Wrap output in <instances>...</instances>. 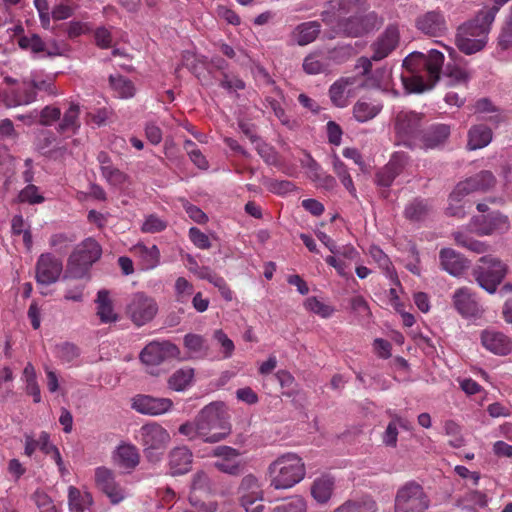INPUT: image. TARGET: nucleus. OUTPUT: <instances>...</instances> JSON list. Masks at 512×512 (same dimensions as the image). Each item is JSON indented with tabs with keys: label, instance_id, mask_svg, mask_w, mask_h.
<instances>
[{
	"label": "nucleus",
	"instance_id": "f03ea898",
	"mask_svg": "<svg viewBox=\"0 0 512 512\" xmlns=\"http://www.w3.org/2000/svg\"><path fill=\"white\" fill-rule=\"evenodd\" d=\"M200 439L206 443H218L231 433L230 417L222 402L206 405L196 415Z\"/></svg>",
	"mask_w": 512,
	"mask_h": 512
},
{
	"label": "nucleus",
	"instance_id": "13d9d810",
	"mask_svg": "<svg viewBox=\"0 0 512 512\" xmlns=\"http://www.w3.org/2000/svg\"><path fill=\"white\" fill-rule=\"evenodd\" d=\"M57 357L63 362H72L80 355V349L73 343L64 342L55 346Z\"/></svg>",
	"mask_w": 512,
	"mask_h": 512
},
{
	"label": "nucleus",
	"instance_id": "f8f14e48",
	"mask_svg": "<svg viewBox=\"0 0 512 512\" xmlns=\"http://www.w3.org/2000/svg\"><path fill=\"white\" fill-rule=\"evenodd\" d=\"M496 184V178L491 171L482 170L479 173L460 181L450 194L452 201H461L465 196L474 192H486Z\"/></svg>",
	"mask_w": 512,
	"mask_h": 512
},
{
	"label": "nucleus",
	"instance_id": "2f4dec72",
	"mask_svg": "<svg viewBox=\"0 0 512 512\" xmlns=\"http://www.w3.org/2000/svg\"><path fill=\"white\" fill-rule=\"evenodd\" d=\"M320 31L321 25L318 21H308L297 25L291 37L298 45L305 46L315 41Z\"/></svg>",
	"mask_w": 512,
	"mask_h": 512
},
{
	"label": "nucleus",
	"instance_id": "680f3d73",
	"mask_svg": "<svg viewBox=\"0 0 512 512\" xmlns=\"http://www.w3.org/2000/svg\"><path fill=\"white\" fill-rule=\"evenodd\" d=\"M256 150L265 163L274 166L278 165V153L271 145L260 141L256 144Z\"/></svg>",
	"mask_w": 512,
	"mask_h": 512
},
{
	"label": "nucleus",
	"instance_id": "bf43d9fd",
	"mask_svg": "<svg viewBox=\"0 0 512 512\" xmlns=\"http://www.w3.org/2000/svg\"><path fill=\"white\" fill-rule=\"evenodd\" d=\"M305 308L322 318H328L334 313V308L319 301L316 297H309L304 302Z\"/></svg>",
	"mask_w": 512,
	"mask_h": 512
},
{
	"label": "nucleus",
	"instance_id": "0e129e2a",
	"mask_svg": "<svg viewBox=\"0 0 512 512\" xmlns=\"http://www.w3.org/2000/svg\"><path fill=\"white\" fill-rule=\"evenodd\" d=\"M19 201L29 204H39L44 201V197L39 194L38 187L33 184H28L19 193Z\"/></svg>",
	"mask_w": 512,
	"mask_h": 512
},
{
	"label": "nucleus",
	"instance_id": "f257e3e1",
	"mask_svg": "<svg viewBox=\"0 0 512 512\" xmlns=\"http://www.w3.org/2000/svg\"><path fill=\"white\" fill-rule=\"evenodd\" d=\"M444 55L431 49L427 54L414 51L403 60L401 81L406 94L423 93L432 89L440 79Z\"/></svg>",
	"mask_w": 512,
	"mask_h": 512
},
{
	"label": "nucleus",
	"instance_id": "09e8293b",
	"mask_svg": "<svg viewBox=\"0 0 512 512\" xmlns=\"http://www.w3.org/2000/svg\"><path fill=\"white\" fill-rule=\"evenodd\" d=\"M263 185L276 195L284 196L297 189L296 185L288 180H277L271 178H264Z\"/></svg>",
	"mask_w": 512,
	"mask_h": 512
},
{
	"label": "nucleus",
	"instance_id": "8fccbe9b",
	"mask_svg": "<svg viewBox=\"0 0 512 512\" xmlns=\"http://www.w3.org/2000/svg\"><path fill=\"white\" fill-rule=\"evenodd\" d=\"M444 76L447 78V85L466 84L470 79V73L458 66L447 65Z\"/></svg>",
	"mask_w": 512,
	"mask_h": 512
},
{
	"label": "nucleus",
	"instance_id": "9d476101",
	"mask_svg": "<svg viewBox=\"0 0 512 512\" xmlns=\"http://www.w3.org/2000/svg\"><path fill=\"white\" fill-rule=\"evenodd\" d=\"M141 444L148 460L158 461L160 454L170 442V434L158 423H148L140 428Z\"/></svg>",
	"mask_w": 512,
	"mask_h": 512
},
{
	"label": "nucleus",
	"instance_id": "338daca9",
	"mask_svg": "<svg viewBox=\"0 0 512 512\" xmlns=\"http://www.w3.org/2000/svg\"><path fill=\"white\" fill-rule=\"evenodd\" d=\"M75 240L64 233L53 234L49 239V245L55 249L57 253H65L69 245Z\"/></svg>",
	"mask_w": 512,
	"mask_h": 512
},
{
	"label": "nucleus",
	"instance_id": "0eeeda50",
	"mask_svg": "<svg viewBox=\"0 0 512 512\" xmlns=\"http://www.w3.org/2000/svg\"><path fill=\"white\" fill-rule=\"evenodd\" d=\"M479 263L473 269V276L481 288L492 294L505 278L508 267L492 255L482 256Z\"/></svg>",
	"mask_w": 512,
	"mask_h": 512
},
{
	"label": "nucleus",
	"instance_id": "c9c22d12",
	"mask_svg": "<svg viewBox=\"0 0 512 512\" xmlns=\"http://www.w3.org/2000/svg\"><path fill=\"white\" fill-rule=\"evenodd\" d=\"M95 303L97 306L96 314L102 323H113L118 320V315L114 312L108 290H99Z\"/></svg>",
	"mask_w": 512,
	"mask_h": 512
},
{
	"label": "nucleus",
	"instance_id": "a211bd4d",
	"mask_svg": "<svg viewBox=\"0 0 512 512\" xmlns=\"http://www.w3.org/2000/svg\"><path fill=\"white\" fill-rule=\"evenodd\" d=\"M416 29L430 37H442L448 32L446 18L442 11L431 10L418 15L415 19Z\"/></svg>",
	"mask_w": 512,
	"mask_h": 512
},
{
	"label": "nucleus",
	"instance_id": "a878e982",
	"mask_svg": "<svg viewBox=\"0 0 512 512\" xmlns=\"http://www.w3.org/2000/svg\"><path fill=\"white\" fill-rule=\"evenodd\" d=\"M407 160L404 153H394L389 162L377 172L376 184L386 188L390 187L395 178L404 170Z\"/></svg>",
	"mask_w": 512,
	"mask_h": 512
},
{
	"label": "nucleus",
	"instance_id": "e2e57ef3",
	"mask_svg": "<svg viewBox=\"0 0 512 512\" xmlns=\"http://www.w3.org/2000/svg\"><path fill=\"white\" fill-rule=\"evenodd\" d=\"M69 2L70 0H63L53 6L51 10V17L53 20H65L74 14V7Z\"/></svg>",
	"mask_w": 512,
	"mask_h": 512
},
{
	"label": "nucleus",
	"instance_id": "58836bf2",
	"mask_svg": "<svg viewBox=\"0 0 512 512\" xmlns=\"http://www.w3.org/2000/svg\"><path fill=\"white\" fill-rule=\"evenodd\" d=\"M133 253L142 261L143 269H153L160 261V251L156 245L147 247L142 243H138L132 249Z\"/></svg>",
	"mask_w": 512,
	"mask_h": 512
},
{
	"label": "nucleus",
	"instance_id": "bb28decb",
	"mask_svg": "<svg viewBox=\"0 0 512 512\" xmlns=\"http://www.w3.org/2000/svg\"><path fill=\"white\" fill-rule=\"evenodd\" d=\"M439 261L441 268L452 276L461 275L469 266L468 260L451 248L440 250Z\"/></svg>",
	"mask_w": 512,
	"mask_h": 512
},
{
	"label": "nucleus",
	"instance_id": "de8ad7c7",
	"mask_svg": "<svg viewBox=\"0 0 512 512\" xmlns=\"http://www.w3.org/2000/svg\"><path fill=\"white\" fill-rule=\"evenodd\" d=\"M112 88L118 93L121 98H131L135 94V87L129 79L117 75L109 77Z\"/></svg>",
	"mask_w": 512,
	"mask_h": 512
},
{
	"label": "nucleus",
	"instance_id": "7c9ffc66",
	"mask_svg": "<svg viewBox=\"0 0 512 512\" xmlns=\"http://www.w3.org/2000/svg\"><path fill=\"white\" fill-rule=\"evenodd\" d=\"M192 453L187 447H176L169 453V467L172 475H181L190 471Z\"/></svg>",
	"mask_w": 512,
	"mask_h": 512
},
{
	"label": "nucleus",
	"instance_id": "4be33fe9",
	"mask_svg": "<svg viewBox=\"0 0 512 512\" xmlns=\"http://www.w3.org/2000/svg\"><path fill=\"white\" fill-rule=\"evenodd\" d=\"M95 481L112 504H118L125 498L124 489L115 481L114 473L110 469L98 467L95 471Z\"/></svg>",
	"mask_w": 512,
	"mask_h": 512
},
{
	"label": "nucleus",
	"instance_id": "ddd939ff",
	"mask_svg": "<svg viewBox=\"0 0 512 512\" xmlns=\"http://www.w3.org/2000/svg\"><path fill=\"white\" fill-rule=\"evenodd\" d=\"M422 115L414 111H400L395 118V131L408 147H414L421 132Z\"/></svg>",
	"mask_w": 512,
	"mask_h": 512
},
{
	"label": "nucleus",
	"instance_id": "7ed1b4c3",
	"mask_svg": "<svg viewBox=\"0 0 512 512\" xmlns=\"http://www.w3.org/2000/svg\"><path fill=\"white\" fill-rule=\"evenodd\" d=\"M267 473L270 486L275 490H284L292 488L302 481L306 474V468L300 456L295 453H286L269 464Z\"/></svg>",
	"mask_w": 512,
	"mask_h": 512
},
{
	"label": "nucleus",
	"instance_id": "6e6552de",
	"mask_svg": "<svg viewBox=\"0 0 512 512\" xmlns=\"http://www.w3.org/2000/svg\"><path fill=\"white\" fill-rule=\"evenodd\" d=\"M383 24V19L375 12H369L367 14L351 15L346 18L337 20L335 29L338 34L346 37H363L372 31L379 29Z\"/></svg>",
	"mask_w": 512,
	"mask_h": 512
},
{
	"label": "nucleus",
	"instance_id": "473e14b6",
	"mask_svg": "<svg viewBox=\"0 0 512 512\" xmlns=\"http://www.w3.org/2000/svg\"><path fill=\"white\" fill-rule=\"evenodd\" d=\"M356 83L355 77H343L334 82L329 88V97L332 103L340 108L348 104V87Z\"/></svg>",
	"mask_w": 512,
	"mask_h": 512
},
{
	"label": "nucleus",
	"instance_id": "4468645a",
	"mask_svg": "<svg viewBox=\"0 0 512 512\" xmlns=\"http://www.w3.org/2000/svg\"><path fill=\"white\" fill-rule=\"evenodd\" d=\"M179 355V348L170 341H152L142 349L139 358L147 366H158Z\"/></svg>",
	"mask_w": 512,
	"mask_h": 512
},
{
	"label": "nucleus",
	"instance_id": "20e7f679",
	"mask_svg": "<svg viewBox=\"0 0 512 512\" xmlns=\"http://www.w3.org/2000/svg\"><path fill=\"white\" fill-rule=\"evenodd\" d=\"M486 15L479 11L476 16L457 28L455 43L457 48L466 55L481 51L487 44L492 23Z\"/></svg>",
	"mask_w": 512,
	"mask_h": 512
},
{
	"label": "nucleus",
	"instance_id": "e433bc0d",
	"mask_svg": "<svg viewBox=\"0 0 512 512\" xmlns=\"http://www.w3.org/2000/svg\"><path fill=\"white\" fill-rule=\"evenodd\" d=\"M335 480L329 475L317 477L311 485L312 497L321 504L329 501L334 490Z\"/></svg>",
	"mask_w": 512,
	"mask_h": 512
},
{
	"label": "nucleus",
	"instance_id": "b1692460",
	"mask_svg": "<svg viewBox=\"0 0 512 512\" xmlns=\"http://www.w3.org/2000/svg\"><path fill=\"white\" fill-rule=\"evenodd\" d=\"M453 307L463 317H477L482 309L475 294L467 287L458 288L452 296Z\"/></svg>",
	"mask_w": 512,
	"mask_h": 512
},
{
	"label": "nucleus",
	"instance_id": "4c0bfd02",
	"mask_svg": "<svg viewBox=\"0 0 512 512\" xmlns=\"http://www.w3.org/2000/svg\"><path fill=\"white\" fill-rule=\"evenodd\" d=\"M492 130L484 125L478 124L472 126L468 131L467 148L477 150L486 147L492 141Z\"/></svg>",
	"mask_w": 512,
	"mask_h": 512
},
{
	"label": "nucleus",
	"instance_id": "f3484780",
	"mask_svg": "<svg viewBox=\"0 0 512 512\" xmlns=\"http://www.w3.org/2000/svg\"><path fill=\"white\" fill-rule=\"evenodd\" d=\"M36 281L39 284L50 285L58 281L63 271V263L52 253H42L36 262Z\"/></svg>",
	"mask_w": 512,
	"mask_h": 512
},
{
	"label": "nucleus",
	"instance_id": "5701e85b",
	"mask_svg": "<svg viewBox=\"0 0 512 512\" xmlns=\"http://www.w3.org/2000/svg\"><path fill=\"white\" fill-rule=\"evenodd\" d=\"M173 406L169 398H156L150 395H136L132 399V408L138 413L158 416L168 412Z\"/></svg>",
	"mask_w": 512,
	"mask_h": 512
},
{
	"label": "nucleus",
	"instance_id": "72a5a7b5",
	"mask_svg": "<svg viewBox=\"0 0 512 512\" xmlns=\"http://www.w3.org/2000/svg\"><path fill=\"white\" fill-rule=\"evenodd\" d=\"M331 65L330 57L322 52L315 51L307 55L303 61V70L309 75H316L329 71Z\"/></svg>",
	"mask_w": 512,
	"mask_h": 512
},
{
	"label": "nucleus",
	"instance_id": "49530a36",
	"mask_svg": "<svg viewBox=\"0 0 512 512\" xmlns=\"http://www.w3.org/2000/svg\"><path fill=\"white\" fill-rule=\"evenodd\" d=\"M270 512H307V504L303 497L296 495L282 501Z\"/></svg>",
	"mask_w": 512,
	"mask_h": 512
},
{
	"label": "nucleus",
	"instance_id": "39448f33",
	"mask_svg": "<svg viewBox=\"0 0 512 512\" xmlns=\"http://www.w3.org/2000/svg\"><path fill=\"white\" fill-rule=\"evenodd\" d=\"M102 249L93 238H87L76 246L67 261L65 278L82 279L89 275L91 266L100 259Z\"/></svg>",
	"mask_w": 512,
	"mask_h": 512
},
{
	"label": "nucleus",
	"instance_id": "1a4fd4ad",
	"mask_svg": "<svg viewBox=\"0 0 512 512\" xmlns=\"http://www.w3.org/2000/svg\"><path fill=\"white\" fill-rule=\"evenodd\" d=\"M237 497L245 512H264L263 484L254 474H247L240 480L237 487Z\"/></svg>",
	"mask_w": 512,
	"mask_h": 512
},
{
	"label": "nucleus",
	"instance_id": "79ce46f5",
	"mask_svg": "<svg viewBox=\"0 0 512 512\" xmlns=\"http://www.w3.org/2000/svg\"><path fill=\"white\" fill-rule=\"evenodd\" d=\"M430 212L428 201L416 198L405 207L404 215L408 220L418 222L426 219Z\"/></svg>",
	"mask_w": 512,
	"mask_h": 512
},
{
	"label": "nucleus",
	"instance_id": "9b49d317",
	"mask_svg": "<svg viewBox=\"0 0 512 512\" xmlns=\"http://www.w3.org/2000/svg\"><path fill=\"white\" fill-rule=\"evenodd\" d=\"M158 312L156 301L143 292L134 293L126 306V314L138 327L152 321Z\"/></svg>",
	"mask_w": 512,
	"mask_h": 512
},
{
	"label": "nucleus",
	"instance_id": "423d86ee",
	"mask_svg": "<svg viewBox=\"0 0 512 512\" xmlns=\"http://www.w3.org/2000/svg\"><path fill=\"white\" fill-rule=\"evenodd\" d=\"M429 507V496L416 481H408L398 488L394 499L395 512H428Z\"/></svg>",
	"mask_w": 512,
	"mask_h": 512
},
{
	"label": "nucleus",
	"instance_id": "603ef678",
	"mask_svg": "<svg viewBox=\"0 0 512 512\" xmlns=\"http://www.w3.org/2000/svg\"><path fill=\"white\" fill-rule=\"evenodd\" d=\"M333 168L336 175L341 180L344 187L350 192L352 196H356V189L354 187L352 178L348 172L346 165L337 157H334Z\"/></svg>",
	"mask_w": 512,
	"mask_h": 512
},
{
	"label": "nucleus",
	"instance_id": "a18cd8bd",
	"mask_svg": "<svg viewBox=\"0 0 512 512\" xmlns=\"http://www.w3.org/2000/svg\"><path fill=\"white\" fill-rule=\"evenodd\" d=\"M452 236L457 245L462 246L472 252L482 254L488 251L489 246L486 243L473 239L465 233L454 232Z\"/></svg>",
	"mask_w": 512,
	"mask_h": 512
},
{
	"label": "nucleus",
	"instance_id": "774afa93",
	"mask_svg": "<svg viewBox=\"0 0 512 512\" xmlns=\"http://www.w3.org/2000/svg\"><path fill=\"white\" fill-rule=\"evenodd\" d=\"M498 44L502 49H508L512 47V6L510 14L498 37Z\"/></svg>",
	"mask_w": 512,
	"mask_h": 512
},
{
	"label": "nucleus",
	"instance_id": "c03bdc74",
	"mask_svg": "<svg viewBox=\"0 0 512 512\" xmlns=\"http://www.w3.org/2000/svg\"><path fill=\"white\" fill-rule=\"evenodd\" d=\"M474 505L484 507L487 505V496L483 492L470 490L455 501V506L463 510L471 509Z\"/></svg>",
	"mask_w": 512,
	"mask_h": 512
},
{
	"label": "nucleus",
	"instance_id": "3c124183",
	"mask_svg": "<svg viewBox=\"0 0 512 512\" xmlns=\"http://www.w3.org/2000/svg\"><path fill=\"white\" fill-rule=\"evenodd\" d=\"M100 171L103 178H105L110 185L115 187L122 186L128 180V176L112 164L100 167Z\"/></svg>",
	"mask_w": 512,
	"mask_h": 512
},
{
	"label": "nucleus",
	"instance_id": "864d4df0",
	"mask_svg": "<svg viewBox=\"0 0 512 512\" xmlns=\"http://www.w3.org/2000/svg\"><path fill=\"white\" fill-rule=\"evenodd\" d=\"M184 346L194 355L202 356L208 352L205 340L198 334H187L184 337Z\"/></svg>",
	"mask_w": 512,
	"mask_h": 512
},
{
	"label": "nucleus",
	"instance_id": "4d7b16f0",
	"mask_svg": "<svg viewBox=\"0 0 512 512\" xmlns=\"http://www.w3.org/2000/svg\"><path fill=\"white\" fill-rule=\"evenodd\" d=\"M266 107L270 108L274 115L279 119V121L289 129H295L298 126V123L295 120H291L285 113V110L282 108L280 103L273 98H266Z\"/></svg>",
	"mask_w": 512,
	"mask_h": 512
},
{
	"label": "nucleus",
	"instance_id": "6e6d98bb",
	"mask_svg": "<svg viewBox=\"0 0 512 512\" xmlns=\"http://www.w3.org/2000/svg\"><path fill=\"white\" fill-rule=\"evenodd\" d=\"M444 431L447 436H450L449 445L454 448L464 446L465 440L461 434V427L453 420H447L444 423Z\"/></svg>",
	"mask_w": 512,
	"mask_h": 512
},
{
	"label": "nucleus",
	"instance_id": "a19ab883",
	"mask_svg": "<svg viewBox=\"0 0 512 512\" xmlns=\"http://www.w3.org/2000/svg\"><path fill=\"white\" fill-rule=\"evenodd\" d=\"M93 503L92 495L89 492L81 493L74 486L68 488V505L71 512H84L86 507Z\"/></svg>",
	"mask_w": 512,
	"mask_h": 512
},
{
	"label": "nucleus",
	"instance_id": "69168bd1",
	"mask_svg": "<svg viewBox=\"0 0 512 512\" xmlns=\"http://www.w3.org/2000/svg\"><path fill=\"white\" fill-rule=\"evenodd\" d=\"M213 337L222 348L223 358H230L235 349L233 341L221 329L214 331Z\"/></svg>",
	"mask_w": 512,
	"mask_h": 512
},
{
	"label": "nucleus",
	"instance_id": "393cba45",
	"mask_svg": "<svg viewBox=\"0 0 512 512\" xmlns=\"http://www.w3.org/2000/svg\"><path fill=\"white\" fill-rule=\"evenodd\" d=\"M450 136V127L446 124L431 125L420 132L416 146L422 149H436L442 147Z\"/></svg>",
	"mask_w": 512,
	"mask_h": 512
},
{
	"label": "nucleus",
	"instance_id": "052dcab7",
	"mask_svg": "<svg viewBox=\"0 0 512 512\" xmlns=\"http://www.w3.org/2000/svg\"><path fill=\"white\" fill-rule=\"evenodd\" d=\"M32 500L40 512H58L51 497L43 490H36L32 495Z\"/></svg>",
	"mask_w": 512,
	"mask_h": 512
},
{
	"label": "nucleus",
	"instance_id": "ea45409f",
	"mask_svg": "<svg viewBox=\"0 0 512 512\" xmlns=\"http://www.w3.org/2000/svg\"><path fill=\"white\" fill-rule=\"evenodd\" d=\"M79 114V106L77 104H71L68 110L64 113L63 118L57 127V132L61 134H75L80 128Z\"/></svg>",
	"mask_w": 512,
	"mask_h": 512
},
{
	"label": "nucleus",
	"instance_id": "c756f323",
	"mask_svg": "<svg viewBox=\"0 0 512 512\" xmlns=\"http://www.w3.org/2000/svg\"><path fill=\"white\" fill-rule=\"evenodd\" d=\"M481 342L483 346L498 355H507L511 351V341L502 332L483 331L481 334Z\"/></svg>",
	"mask_w": 512,
	"mask_h": 512
},
{
	"label": "nucleus",
	"instance_id": "5fc2aeb1",
	"mask_svg": "<svg viewBox=\"0 0 512 512\" xmlns=\"http://www.w3.org/2000/svg\"><path fill=\"white\" fill-rule=\"evenodd\" d=\"M370 254L372 258L378 263L379 267L385 270L386 275L392 279L395 280L397 283V275L395 271L392 269V264L388 256L378 247H372L370 250Z\"/></svg>",
	"mask_w": 512,
	"mask_h": 512
},
{
	"label": "nucleus",
	"instance_id": "cd10ccee",
	"mask_svg": "<svg viewBox=\"0 0 512 512\" xmlns=\"http://www.w3.org/2000/svg\"><path fill=\"white\" fill-rule=\"evenodd\" d=\"M36 98V91L30 86L29 81L26 80L22 82V89L12 88L3 93V103L8 108L28 105L34 102Z\"/></svg>",
	"mask_w": 512,
	"mask_h": 512
},
{
	"label": "nucleus",
	"instance_id": "412c9836",
	"mask_svg": "<svg viewBox=\"0 0 512 512\" xmlns=\"http://www.w3.org/2000/svg\"><path fill=\"white\" fill-rule=\"evenodd\" d=\"M473 223L479 235L504 234L510 229L508 217L498 211L474 217Z\"/></svg>",
	"mask_w": 512,
	"mask_h": 512
},
{
	"label": "nucleus",
	"instance_id": "6ab92c4d",
	"mask_svg": "<svg viewBox=\"0 0 512 512\" xmlns=\"http://www.w3.org/2000/svg\"><path fill=\"white\" fill-rule=\"evenodd\" d=\"M400 32L397 25L390 24L371 44L372 59L380 61L388 57L399 45Z\"/></svg>",
	"mask_w": 512,
	"mask_h": 512
},
{
	"label": "nucleus",
	"instance_id": "aec40b11",
	"mask_svg": "<svg viewBox=\"0 0 512 512\" xmlns=\"http://www.w3.org/2000/svg\"><path fill=\"white\" fill-rule=\"evenodd\" d=\"M211 455L218 458V460L214 462V467L218 471L233 476L240 474L242 465L239 460L240 452L237 449L221 445L215 447Z\"/></svg>",
	"mask_w": 512,
	"mask_h": 512
},
{
	"label": "nucleus",
	"instance_id": "dca6fc26",
	"mask_svg": "<svg viewBox=\"0 0 512 512\" xmlns=\"http://www.w3.org/2000/svg\"><path fill=\"white\" fill-rule=\"evenodd\" d=\"M17 43L22 50L30 51L36 57L52 58L62 55L61 48L55 39L46 42L36 33L20 35Z\"/></svg>",
	"mask_w": 512,
	"mask_h": 512
},
{
	"label": "nucleus",
	"instance_id": "37998d69",
	"mask_svg": "<svg viewBox=\"0 0 512 512\" xmlns=\"http://www.w3.org/2000/svg\"><path fill=\"white\" fill-rule=\"evenodd\" d=\"M193 377L192 368H181L169 377L168 386L174 391H183L192 383Z\"/></svg>",
	"mask_w": 512,
	"mask_h": 512
},
{
	"label": "nucleus",
	"instance_id": "2eb2a0df",
	"mask_svg": "<svg viewBox=\"0 0 512 512\" xmlns=\"http://www.w3.org/2000/svg\"><path fill=\"white\" fill-rule=\"evenodd\" d=\"M367 7V0H328L321 19L327 25L337 24V20L348 14H356Z\"/></svg>",
	"mask_w": 512,
	"mask_h": 512
},
{
	"label": "nucleus",
	"instance_id": "c85d7f7f",
	"mask_svg": "<svg viewBox=\"0 0 512 512\" xmlns=\"http://www.w3.org/2000/svg\"><path fill=\"white\" fill-rule=\"evenodd\" d=\"M383 109L380 100L372 98H360L353 105V117L359 123H365L374 119Z\"/></svg>",
	"mask_w": 512,
	"mask_h": 512
},
{
	"label": "nucleus",
	"instance_id": "f704fd0d",
	"mask_svg": "<svg viewBox=\"0 0 512 512\" xmlns=\"http://www.w3.org/2000/svg\"><path fill=\"white\" fill-rule=\"evenodd\" d=\"M140 462L138 449L132 444H122L115 452V463L123 469L133 470Z\"/></svg>",
	"mask_w": 512,
	"mask_h": 512
}]
</instances>
